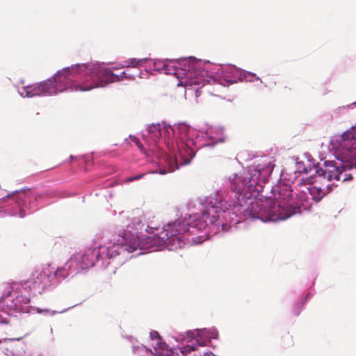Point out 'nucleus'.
I'll return each instance as SVG.
<instances>
[{"label":"nucleus","mask_w":356,"mask_h":356,"mask_svg":"<svg viewBox=\"0 0 356 356\" xmlns=\"http://www.w3.org/2000/svg\"><path fill=\"white\" fill-rule=\"evenodd\" d=\"M56 88L51 79L40 82L36 84H31L23 87V90L26 93V97H33L39 95H54Z\"/></svg>","instance_id":"obj_9"},{"label":"nucleus","mask_w":356,"mask_h":356,"mask_svg":"<svg viewBox=\"0 0 356 356\" xmlns=\"http://www.w3.org/2000/svg\"><path fill=\"white\" fill-rule=\"evenodd\" d=\"M118 78L115 76L111 69L98 68L95 72L86 74L85 79L86 91L90 90L95 88L104 87L108 83L117 82Z\"/></svg>","instance_id":"obj_6"},{"label":"nucleus","mask_w":356,"mask_h":356,"mask_svg":"<svg viewBox=\"0 0 356 356\" xmlns=\"http://www.w3.org/2000/svg\"><path fill=\"white\" fill-rule=\"evenodd\" d=\"M144 175L143 174H141V175H137V176H131V177H129L126 179V181L127 182H131V181H134L135 180H137V179H139L142 177H143Z\"/></svg>","instance_id":"obj_24"},{"label":"nucleus","mask_w":356,"mask_h":356,"mask_svg":"<svg viewBox=\"0 0 356 356\" xmlns=\"http://www.w3.org/2000/svg\"><path fill=\"white\" fill-rule=\"evenodd\" d=\"M26 197V193L25 191L23 192H17L15 194L8 195V197L13 198V200L16 202L19 206L24 204V199Z\"/></svg>","instance_id":"obj_18"},{"label":"nucleus","mask_w":356,"mask_h":356,"mask_svg":"<svg viewBox=\"0 0 356 356\" xmlns=\"http://www.w3.org/2000/svg\"><path fill=\"white\" fill-rule=\"evenodd\" d=\"M130 138L131 141L136 144V145L138 147V148L140 150L141 152L144 153L145 154L149 155L148 153L147 152V149L143 147V145L140 142L138 138H136V136H130Z\"/></svg>","instance_id":"obj_20"},{"label":"nucleus","mask_w":356,"mask_h":356,"mask_svg":"<svg viewBox=\"0 0 356 356\" xmlns=\"http://www.w3.org/2000/svg\"><path fill=\"white\" fill-rule=\"evenodd\" d=\"M302 192L304 193V195H306V191L305 190H302Z\"/></svg>","instance_id":"obj_31"},{"label":"nucleus","mask_w":356,"mask_h":356,"mask_svg":"<svg viewBox=\"0 0 356 356\" xmlns=\"http://www.w3.org/2000/svg\"><path fill=\"white\" fill-rule=\"evenodd\" d=\"M257 178L256 176H248L245 177H236L232 181L233 188L232 190L238 194H252L258 191L256 188Z\"/></svg>","instance_id":"obj_8"},{"label":"nucleus","mask_w":356,"mask_h":356,"mask_svg":"<svg viewBox=\"0 0 356 356\" xmlns=\"http://www.w3.org/2000/svg\"><path fill=\"white\" fill-rule=\"evenodd\" d=\"M30 301V298L26 296H17L15 298V307H19L22 304H28Z\"/></svg>","instance_id":"obj_19"},{"label":"nucleus","mask_w":356,"mask_h":356,"mask_svg":"<svg viewBox=\"0 0 356 356\" xmlns=\"http://www.w3.org/2000/svg\"><path fill=\"white\" fill-rule=\"evenodd\" d=\"M343 141L356 142V127H352L341 135Z\"/></svg>","instance_id":"obj_14"},{"label":"nucleus","mask_w":356,"mask_h":356,"mask_svg":"<svg viewBox=\"0 0 356 356\" xmlns=\"http://www.w3.org/2000/svg\"><path fill=\"white\" fill-rule=\"evenodd\" d=\"M88 67L86 64L72 65L63 69L58 72L51 79L54 86L56 89L55 94L58 92H63L65 90L70 89L75 92H86L83 90L85 87V80L81 83L76 82L73 80L75 76L81 74V72L87 70Z\"/></svg>","instance_id":"obj_4"},{"label":"nucleus","mask_w":356,"mask_h":356,"mask_svg":"<svg viewBox=\"0 0 356 356\" xmlns=\"http://www.w3.org/2000/svg\"><path fill=\"white\" fill-rule=\"evenodd\" d=\"M147 60V58L143 59H137V58H130L127 60L124 61V64L122 67H137L140 66L142 63H145Z\"/></svg>","instance_id":"obj_16"},{"label":"nucleus","mask_w":356,"mask_h":356,"mask_svg":"<svg viewBox=\"0 0 356 356\" xmlns=\"http://www.w3.org/2000/svg\"><path fill=\"white\" fill-rule=\"evenodd\" d=\"M26 215L25 212L22 210L20 211V217L23 218Z\"/></svg>","instance_id":"obj_27"},{"label":"nucleus","mask_w":356,"mask_h":356,"mask_svg":"<svg viewBox=\"0 0 356 356\" xmlns=\"http://www.w3.org/2000/svg\"><path fill=\"white\" fill-rule=\"evenodd\" d=\"M287 337L290 339V341H291L289 342V344H291V342L292 341V337H291V336H289V335L288 334V335H287Z\"/></svg>","instance_id":"obj_29"},{"label":"nucleus","mask_w":356,"mask_h":356,"mask_svg":"<svg viewBox=\"0 0 356 356\" xmlns=\"http://www.w3.org/2000/svg\"><path fill=\"white\" fill-rule=\"evenodd\" d=\"M274 192L275 202L255 200L248 207V214L263 222L285 220L300 213V207L307 198L304 195L294 193L291 187L285 184H279Z\"/></svg>","instance_id":"obj_1"},{"label":"nucleus","mask_w":356,"mask_h":356,"mask_svg":"<svg viewBox=\"0 0 356 356\" xmlns=\"http://www.w3.org/2000/svg\"><path fill=\"white\" fill-rule=\"evenodd\" d=\"M81 267H82V268H87V267H88V265H87V264H85L84 266H83V265H82V266H81Z\"/></svg>","instance_id":"obj_30"},{"label":"nucleus","mask_w":356,"mask_h":356,"mask_svg":"<svg viewBox=\"0 0 356 356\" xmlns=\"http://www.w3.org/2000/svg\"><path fill=\"white\" fill-rule=\"evenodd\" d=\"M143 227H144V225L143 224H141V222L140 221H138L137 222H133L132 223V225L131 226L130 225H129L127 226L128 228H131V229H135L136 230L137 232L138 230H141L143 229Z\"/></svg>","instance_id":"obj_23"},{"label":"nucleus","mask_w":356,"mask_h":356,"mask_svg":"<svg viewBox=\"0 0 356 356\" xmlns=\"http://www.w3.org/2000/svg\"><path fill=\"white\" fill-rule=\"evenodd\" d=\"M216 208L212 207L207 210V213H204L203 218L207 223L214 224L218 221L219 216L211 215L212 213H216Z\"/></svg>","instance_id":"obj_13"},{"label":"nucleus","mask_w":356,"mask_h":356,"mask_svg":"<svg viewBox=\"0 0 356 356\" xmlns=\"http://www.w3.org/2000/svg\"><path fill=\"white\" fill-rule=\"evenodd\" d=\"M78 257L76 256L72 257L69 261L67 262L63 267L58 268L57 270L54 273V276L57 277V279H65L69 275L68 271L70 268V263L73 262L75 260H77Z\"/></svg>","instance_id":"obj_12"},{"label":"nucleus","mask_w":356,"mask_h":356,"mask_svg":"<svg viewBox=\"0 0 356 356\" xmlns=\"http://www.w3.org/2000/svg\"><path fill=\"white\" fill-rule=\"evenodd\" d=\"M160 173H161V175H165V174L166 173V171H165V170H161V171H160Z\"/></svg>","instance_id":"obj_28"},{"label":"nucleus","mask_w":356,"mask_h":356,"mask_svg":"<svg viewBox=\"0 0 356 356\" xmlns=\"http://www.w3.org/2000/svg\"><path fill=\"white\" fill-rule=\"evenodd\" d=\"M50 276L45 271L35 272L30 280L24 282L22 285H27L32 293H42L44 289L49 284Z\"/></svg>","instance_id":"obj_7"},{"label":"nucleus","mask_w":356,"mask_h":356,"mask_svg":"<svg viewBox=\"0 0 356 356\" xmlns=\"http://www.w3.org/2000/svg\"><path fill=\"white\" fill-rule=\"evenodd\" d=\"M10 293V291H8V293L7 294V296H9V294Z\"/></svg>","instance_id":"obj_33"},{"label":"nucleus","mask_w":356,"mask_h":356,"mask_svg":"<svg viewBox=\"0 0 356 356\" xmlns=\"http://www.w3.org/2000/svg\"><path fill=\"white\" fill-rule=\"evenodd\" d=\"M353 179L343 167H337L333 162L325 163L324 167L316 168V175L305 179H301L300 184L311 185L314 183L319 186H309L306 188L315 202H319L333 186H337L338 181L344 182Z\"/></svg>","instance_id":"obj_3"},{"label":"nucleus","mask_w":356,"mask_h":356,"mask_svg":"<svg viewBox=\"0 0 356 356\" xmlns=\"http://www.w3.org/2000/svg\"><path fill=\"white\" fill-rule=\"evenodd\" d=\"M174 170H175V169H174V168H171V169H170V172H173Z\"/></svg>","instance_id":"obj_32"},{"label":"nucleus","mask_w":356,"mask_h":356,"mask_svg":"<svg viewBox=\"0 0 356 356\" xmlns=\"http://www.w3.org/2000/svg\"><path fill=\"white\" fill-rule=\"evenodd\" d=\"M162 124H152L147 127V135H143V138L148 146V151L154 152L157 141L162 138Z\"/></svg>","instance_id":"obj_10"},{"label":"nucleus","mask_w":356,"mask_h":356,"mask_svg":"<svg viewBox=\"0 0 356 356\" xmlns=\"http://www.w3.org/2000/svg\"><path fill=\"white\" fill-rule=\"evenodd\" d=\"M150 337L152 340H156V344L154 348L157 356H159L161 353H163L165 355L167 350H170L168 348V346L165 343L161 342V338L158 332L152 331L150 332ZM138 352L140 353L144 354L145 356H154L153 352L151 350L146 348L145 347L140 348L138 349Z\"/></svg>","instance_id":"obj_11"},{"label":"nucleus","mask_w":356,"mask_h":356,"mask_svg":"<svg viewBox=\"0 0 356 356\" xmlns=\"http://www.w3.org/2000/svg\"><path fill=\"white\" fill-rule=\"evenodd\" d=\"M182 63L184 67L180 69V72H177V74H181V83L186 87L204 86L207 81V71L202 68V62L190 59L182 60Z\"/></svg>","instance_id":"obj_5"},{"label":"nucleus","mask_w":356,"mask_h":356,"mask_svg":"<svg viewBox=\"0 0 356 356\" xmlns=\"http://www.w3.org/2000/svg\"><path fill=\"white\" fill-rule=\"evenodd\" d=\"M234 202L233 200H221L217 203L216 208H219L224 212L230 209L231 207L234 205Z\"/></svg>","instance_id":"obj_17"},{"label":"nucleus","mask_w":356,"mask_h":356,"mask_svg":"<svg viewBox=\"0 0 356 356\" xmlns=\"http://www.w3.org/2000/svg\"><path fill=\"white\" fill-rule=\"evenodd\" d=\"M225 141V137H222L218 141L214 142L213 144H216L217 143H224Z\"/></svg>","instance_id":"obj_26"},{"label":"nucleus","mask_w":356,"mask_h":356,"mask_svg":"<svg viewBox=\"0 0 356 356\" xmlns=\"http://www.w3.org/2000/svg\"><path fill=\"white\" fill-rule=\"evenodd\" d=\"M117 78H118V81H122L124 79H127L131 80L134 79L133 76L131 74H128L126 71L122 72L120 74H115Z\"/></svg>","instance_id":"obj_22"},{"label":"nucleus","mask_w":356,"mask_h":356,"mask_svg":"<svg viewBox=\"0 0 356 356\" xmlns=\"http://www.w3.org/2000/svg\"><path fill=\"white\" fill-rule=\"evenodd\" d=\"M188 230L187 224L184 222H175L171 225H168V228L161 232L158 236L155 235L151 237H148L144 239L145 242L149 244L147 246L149 248H159L161 247L172 246L176 247V243L179 245V241L181 240L180 234L182 232H185ZM117 245L124 246L126 250L129 252H133L138 249H145V243L140 241L138 235L129 234L122 232L120 237L114 242Z\"/></svg>","instance_id":"obj_2"},{"label":"nucleus","mask_w":356,"mask_h":356,"mask_svg":"<svg viewBox=\"0 0 356 356\" xmlns=\"http://www.w3.org/2000/svg\"><path fill=\"white\" fill-rule=\"evenodd\" d=\"M159 356H164V354L163 353H161L159 355ZM165 356H176V355L175 354V353L172 351V350H167Z\"/></svg>","instance_id":"obj_25"},{"label":"nucleus","mask_w":356,"mask_h":356,"mask_svg":"<svg viewBox=\"0 0 356 356\" xmlns=\"http://www.w3.org/2000/svg\"><path fill=\"white\" fill-rule=\"evenodd\" d=\"M161 132L165 143L168 145L173 134V129L170 126H167L164 123H162Z\"/></svg>","instance_id":"obj_15"},{"label":"nucleus","mask_w":356,"mask_h":356,"mask_svg":"<svg viewBox=\"0 0 356 356\" xmlns=\"http://www.w3.org/2000/svg\"><path fill=\"white\" fill-rule=\"evenodd\" d=\"M193 140H188L186 143H181L178 147H186V153L189 156L192 157L194 156V152L189 147L193 145Z\"/></svg>","instance_id":"obj_21"}]
</instances>
